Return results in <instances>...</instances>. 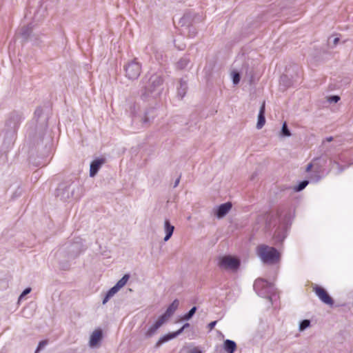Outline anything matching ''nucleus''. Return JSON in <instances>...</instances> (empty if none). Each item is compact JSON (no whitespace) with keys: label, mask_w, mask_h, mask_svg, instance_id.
<instances>
[{"label":"nucleus","mask_w":353,"mask_h":353,"mask_svg":"<svg viewBox=\"0 0 353 353\" xmlns=\"http://www.w3.org/2000/svg\"><path fill=\"white\" fill-rule=\"evenodd\" d=\"M81 186L78 182L68 181L59 184L56 190V196L66 201L70 199L80 196Z\"/></svg>","instance_id":"1"},{"label":"nucleus","mask_w":353,"mask_h":353,"mask_svg":"<svg viewBox=\"0 0 353 353\" xmlns=\"http://www.w3.org/2000/svg\"><path fill=\"white\" fill-rule=\"evenodd\" d=\"M284 211V209H279L275 215H271L270 216V221L268 223L269 226H270L272 220L275 224H279L274 234V239L276 243H282L287 236V217L286 213H285Z\"/></svg>","instance_id":"2"},{"label":"nucleus","mask_w":353,"mask_h":353,"mask_svg":"<svg viewBox=\"0 0 353 353\" xmlns=\"http://www.w3.org/2000/svg\"><path fill=\"white\" fill-rule=\"evenodd\" d=\"M256 254L263 263L268 264L276 263L280 259V254L277 250L266 245H259L256 248Z\"/></svg>","instance_id":"3"},{"label":"nucleus","mask_w":353,"mask_h":353,"mask_svg":"<svg viewBox=\"0 0 353 353\" xmlns=\"http://www.w3.org/2000/svg\"><path fill=\"white\" fill-rule=\"evenodd\" d=\"M163 83V79L161 76L157 74L152 75L148 79V84L145 86L144 90H142L141 97L142 99L145 100L150 94L154 96L158 95L159 91L157 88Z\"/></svg>","instance_id":"4"},{"label":"nucleus","mask_w":353,"mask_h":353,"mask_svg":"<svg viewBox=\"0 0 353 353\" xmlns=\"http://www.w3.org/2000/svg\"><path fill=\"white\" fill-rule=\"evenodd\" d=\"M253 288L259 296L270 300L274 293V285L263 279H257L254 283Z\"/></svg>","instance_id":"5"},{"label":"nucleus","mask_w":353,"mask_h":353,"mask_svg":"<svg viewBox=\"0 0 353 353\" xmlns=\"http://www.w3.org/2000/svg\"><path fill=\"white\" fill-rule=\"evenodd\" d=\"M23 119L22 113L16 111L12 112L7 117L4 128L17 131Z\"/></svg>","instance_id":"6"},{"label":"nucleus","mask_w":353,"mask_h":353,"mask_svg":"<svg viewBox=\"0 0 353 353\" xmlns=\"http://www.w3.org/2000/svg\"><path fill=\"white\" fill-rule=\"evenodd\" d=\"M125 76L131 80L137 79L141 72V65L136 60L127 63L125 66Z\"/></svg>","instance_id":"7"},{"label":"nucleus","mask_w":353,"mask_h":353,"mask_svg":"<svg viewBox=\"0 0 353 353\" xmlns=\"http://www.w3.org/2000/svg\"><path fill=\"white\" fill-rule=\"evenodd\" d=\"M219 265L225 270H236L240 265V261L231 256H224L219 259Z\"/></svg>","instance_id":"8"},{"label":"nucleus","mask_w":353,"mask_h":353,"mask_svg":"<svg viewBox=\"0 0 353 353\" xmlns=\"http://www.w3.org/2000/svg\"><path fill=\"white\" fill-rule=\"evenodd\" d=\"M314 291L323 303L329 305H332L334 304L332 299L329 296V294L323 288L316 286L314 288Z\"/></svg>","instance_id":"9"},{"label":"nucleus","mask_w":353,"mask_h":353,"mask_svg":"<svg viewBox=\"0 0 353 353\" xmlns=\"http://www.w3.org/2000/svg\"><path fill=\"white\" fill-rule=\"evenodd\" d=\"M17 131L10 129L4 128L2 131L1 135L3 138V143L7 148L10 147L14 143L15 140Z\"/></svg>","instance_id":"10"},{"label":"nucleus","mask_w":353,"mask_h":353,"mask_svg":"<svg viewBox=\"0 0 353 353\" xmlns=\"http://www.w3.org/2000/svg\"><path fill=\"white\" fill-rule=\"evenodd\" d=\"M165 323V321L163 320V317L159 316L157 321L147 330L145 333V337L150 338L154 336L157 333L158 329Z\"/></svg>","instance_id":"11"},{"label":"nucleus","mask_w":353,"mask_h":353,"mask_svg":"<svg viewBox=\"0 0 353 353\" xmlns=\"http://www.w3.org/2000/svg\"><path fill=\"white\" fill-rule=\"evenodd\" d=\"M179 300H174L173 302L168 306L165 313L161 316V317H163V320L166 322L167 320L173 315V314L179 307Z\"/></svg>","instance_id":"12"},{"label":"nucleus","mask_w":353,"mask_h":353,"mask_svg":"<svg viewBox=\"0 0 353 353\" xmlns=\"http://www.w3.org/2000/svg\"><path fill=\"white\" fill-rule=\"evenodd\" d=\"M231 208V203L228 202L223 203L216 208L215 214L218 218H222L228 213Z\"/></svg>","instance_id":"13"},{"label":"nucleus","mask_w":353,"mask_h":353,"mask_svg":"<svg viewBox=\"0 0 353 353\" xmlns=\"http://www.w3.org/2000/svg\"><path fill=\"white\" fill-rule=\"evenodd\" d=\"M102 339V332L100 330H94L90 337L89 345L90 347H95Z\"/></svg>","instance_id":"14"},{"label":"nucleus","mask_w":353,"mask_h":353,"mask_svg":"<svg viewBox=\"0 0 353 353\" xmlns=\"http://www.w3.org/2000/svg\"><path fill=\"white\" fill-rule=\"evenodd\" d=\"M265 101H263L260 107L259 114H258V121H257V123H256V128L258 130L261 129L265 123Z\"/></svg>","instance_id":"15"},{"label":"nucleus","mask_w":353,"mask_h":353,"mask_svg":"<svg viewBox=\"0 0 353 353\" xmlns=\"http://www.w3.org/2000/svg\"><path fill=\"white\" fill-rule=\"evenodd\" d=\"M103 162V159H96L91 163L90 168V176L91 177L97 174Z\"/></svg>","instance_id":"16"},{"label":"nucleus","mask_w":353,"mask_h":353,"mask_svg":"<svg viewBox=\"0 0 353 353\" xmlns=\"http://www.w3.org/2000/svg\"><path fill=\"white\" fill-rule=\"evenodd\" d=\"M174 230V226L171 225L170 221L168 219H165L164 221V232L165 233V236L164 237V241H168L170 237L172 236L173 232Z\"/></svg>","instance_id":"17"},{"label":"nucleus","mask_w":353,"mask_h":353,"mask_svg":"<svg viewBox=\"0 0 353 353\" xmlns=\"http://www.w3.org/2000/svg\"><path fill=\"white\" fill-rule=\"evenodd\" d=\"M223 348L227 353H234L236 349V343L232 340L226 339L223 342Z\"/></svg>","instance_id":"18"},{"label":"nucleus","mask_w":353,"mask_h":353,"mask_svg":"<svg viewBox=\"0 0 353 353\" xmlns=\"http://www.w3.org/2000/svg\"><path fill=\"white\" fill-rule=\"evenodd\" d=\"M34 28V26L32 23L28 25L27 26H24L21 28V34L24 39H28L31 36Z\"/></svg>","instance_id":"19"},{"label":"nucleus","mask_w":353,"mask_h":353,"mask_svg":"<svg viewBox=\"0 0 353 353\" xmlns=\"http://www.w3.org/2000/svg\"><path fill=\"white\" fill-rule=\"evenodd\" d=\"M174 339L172 332L167 334L159 338L158 341L157 342L155 345V347L158 348L162 344Z\"/></svg>","instance_id":"20"},{"label":"nucleus","mask_w":353,"mask_h":353,"mask_svg":"<svg viewBox=\"0 0 353 353\" xmlns=\"http://www.w3.org/2000/svg\"><path fill=\"white\" fill-rule=\"evenodd\" d=\"M118 292L117 289L113 286L106 293L105 297L103 299V304H105L110 298H112L117 292Z\"/></svg>","instance_id":"21"},{"label":"nucleus","mask_w":353,"mask_h":353,"mask_svg":"<svg viewBox=\"0 0 353 353\" xmlns=\"http://www.w3.org/2000/svg\"><path fill=\"white\" fill-rule=\"evenodd\" d=\"M130 276L128 274H125L120 280L117 281V283L114 285L117 290L119 291L121 288H123L128 282Z\"/></svg>","instance_id":"22"},{"label":"nucleus","mask_w":353,"mask_h":353,"mask_svg":"<svg viewBox=\"0 0 353 353\" xmlns=\"http://www.w3.org/2000/svg\"><path fill=\"white\" fill-rule=\"evenodd\" d=\"M190 61L187 57H182L176 63V66L179 69H184L189 63Z\"/></svg>","instance_id":"23"},{"label":"nucleus","mask_w":353,"mask_h":353,"mask_svg":"<svg viewBox=\"0 0 353 353\" xmlns=\"http://www.w3.org/2000/svg\"><path fill=\"white\" fill-rule=\"evenodd\" d=\"M186 89H187L186 83L184 81H181L180 82V88H178V94L180 96V97L181 99L185 96Z\"/></svg>","instance_id":"24"},{"label":"nucleus","mask_w":353,"mask_h":353,"mask_svg":"<svg viewBox=\"0 0 353 353\" xmlns=\"http://www.w3.org/2000/svg\"><path fill=\"white\" fill-rule=\"evenodd\" d=\"M196 311V307L194 306V307H192L189 310V312L188 313H186L183 316V319L185 320V321L190 320L193 316V315L195 314Z\"/></svg>","instance_id":"25"},{"label":"nucleus","mask_w":353,"mask_h":353,"mask_svg":"<svg viewBox=\"0 0 353 353\" xmlns=\"http://www.w3.org/2000/svg\"><path fill=\"white\" fill-rule=\"evenodd\" d=\"M308 183L309 182L307 180L302 181L298 184V185L294 187V190L296 192H300V191L303 190L307 185Z\"/></svg>","instance_id":"26"},{"label":"nucleus","mask_w":353,"mask_h":353,"mask_svg":"<svg viewBox=\"0 0 353 353\" xmlns=\"http://www.w3.org/2000/svg\"><path fill=\"white\" fill-rule=\"evenodd\" d=\"M310 325V321L307 319L303 320L299 323V330L303 331Z\"/></svg>","instance_id":"27"},{"label":"nucleus","mask_w":353,"mask_h":353,"mask_svg":"<svg viewBox=\"0 0 353 353\" xmlns=\"http://www.w3.org/2000/svg\"><path fill=\"white\" fill-rule=\"evenodd\" d=\"M281 134L283 137H290L291 136V132L288 128L286 122H284L283 123L282 128H281Z\"/></svg>","instance_id":"28"},{"label":"nucleus","mask_w":353,"mask_h":353,"mask_svg":"<svg viewBox=\"0 0 353 353\" xmlns=\"http://www.w3.org/2000/svg\"><path fill=\"white\" fill-rule=\"evenodd\" d=\"M232 83L234 85H236L240 81V74L238 72L233 71L232 72Z\"/></svg>","instance_id":"29"},{"label":"nucleus","mask_w":353,"mask_h":353,"mask_svg":"<svg viewBox=\"0 0 353 353\" xmlns=\"http://www.w3.org/2000/svg\"><path fill=\"white\" fill-rule=\"evenodd\" d=\"M280 83L283 84L285 87L290 86V80L286 75H283L281 77Z\"/></svg>","instance_id":"30"},{"label":"nucleus","mask_w":353,"mask_h":353,"mask_svg":"<svg viewBox=\"0 0 353 353\" xmlns=\"http://www.w3.org/2000/svg\"><path fill=\"white\" fill-rule=\"evenodd\" d=\"M340 100V97L337 95H333L328 97L327 101L330 103H337Z\"/></svg>","instance_id":"31"},{"label":"nucleus","mask_w":353,"mask_h":353,"mask_svg":"<svg viewBox=\"0 0 353 353\" xmlns=\"http://www.w3.org/2000/svg\"><path fill=\"white\" fill-rule=\"evenodd\" d=\"M43 114V110L41 108H37L34 111V117L39 119Z\"/></svg>","instance_id":"32"},{"label":"nucleus","mask_w":353,"mask_h":353,"mask_svg":"<svg viewBox=\"0 0 353 353\" xmlns=\"http://www.w3.org/2000/svg\"><path fill=\"white\" fill-rule=\"evenodd\" d=\"M47 344H48V341H40L39 345H38L37 349L36 350V353L37 352H39L40 350H41L42 348H43Z\"/></svg>","instance_id":"33"},{"label":"nucleus","mask_w":353,"mask_h":353,"mask_svg":"<svg viewBox=\"0 0 353 353\" xmlns=\"http://www.w3.org/2000/svg\"><path fill=\"white\" fill-rule=\"evenodd\" d=\"M31 292V288H28L23 290V292L21 293V294L19 296V299H21L24 296L29 294Z\"/></svg>","instance_id":"34"},{"label":"nucleus","mask_w":353,"mask_h":353,"mask_svg":"<svg viewBox=\"0 0 353 353\" xmlns=\"http://www.w3.org/2000/svg\"><path fill=\"white\" fill-rule=\"evenodd\" d=\"M185 329L181 327L179 330H178L177 331L174 332H172L173 334V336L174 338H176V336H178L179 335H180L184 330Z\"/></svg>","instance_id":"35"},{"label":"nucleus","mask_w":353,"mask_h":353,"mask_svg":"<svg viewBox=\"0 0 353 353\" xmlns=\"http://www.w3.org/2000/svg\"><path fill=\"white\" fill-rule=\"evenodd\" d=\"M216 323H217V321H212L211 323H210L208 324V327L210 328V330H212L214 327V326L216 325Z\"/></svg>","instance_id":"36"},{"label":"nucleus","mask_w":353,"mask_h":353,"mask_svg":"<svg viewBox=\"0 0 353 353\" xmlns=\"http://www.w3.org/2000/svg\"><path fill=\"white\" fill-rule=\"evenodd\" d=\"M334 165H336V167L339 168V172H341L343 170V168H342L340 165V164L336 161L334 162Z\"/></svg>","instance_id":"37"},{"label":"nucleus","mask_w":353,"mask_h":353,"mask_svg":"<svg viewBox=\"0 0 353 353\" xmlns=\"http://www.w3.org/2000/svg\"><path fill=\"white\" fill-rule=\"evenodd\" d=\"M339 41V38H338V37L334 38L333 40V46H336Z\"/></svg>","instance_id":"38"},{"label":"nucleus","mask_w":353,"mask_h":353,"mask_svg":"<svg viewBox=\"0 0 353 353\" xmlns=\"http://www.w3.org/2000/svg\"><path fill=\"white\" fill-rule=\"evenodd\" d=\"M312 167V163H309V164L307 165L306 171H307V172L310 171V170H311Z\"/></svg>","instance_id":"39"},{"label":"nucleus","mask_w":353,"mask_h":353,"mask_svg":"<svg viewBox=\"0 0 353 353\" xmlns=\"http://www.w3.org/2000/svg\"><path fill=\"white\" fill-rule=\"evenodd\" d=\"M190 353H202V352H201V351H200V350H195V349H194V350H192V351L190 352Z\"/></svg>","instance_id":"40"},{"label":"nucleus","mask_w":353,"mask_h":353,"mask_svg":"<svg viewBox=\"0 0 353 353\" xmlns=\"http://www.w3.org/2000/svg\"><path fill=\"white\" fill-rule=\"evenodd\" d=\"M148 121H149V120H148V117L145 116V118H144V119H143V122L144 123H148Z\"/></svg>","instance_id":"41"},{"label":"nucleus","mask_w":353,"mask_h":353,"mask_svg":"<svg viewBox=\"0 0 353 353\" xmlns=\"http://www.w3.org/2000/svg\"><path fill=\"white\" fill-rule=\"evenodd\" d=\"M332 140H333V137H327V138H326V141H327L330 142V141H332Z\"/></svg>","instance_id":"42"},{"label":"nucleus","mask_w":353,"mask_h":353,"mask_svg":"<svg viewBox=\"0 0 353 353\" xmlns=\"http://www.w3.org/2000/svg\"><path fill=\"white\" fill-rule=\"evenodd\" d=\"M179 183V179H177L174 183V187H176Z\"/></svg>","instance_id":"43"},{"label":"nucleus","mask_w":353,"mask_h":353,"mask_svg":"<svg viewBox=\"0 0 353 353\" xmlns=\"http://www.w3.org/2000/svg\"><path fill=\"white\" fill-rule=\"evenodd\" d=\"M190 326V324L188 323H185L182 327L185 329Z\"/></svg>","instance_id":"44"},{"label":"nucleus","mask_w":353,"mask_h":353,"mask_svg":"<svg viewBox=\"0 0 353 353\" xmlns=\"http://www.w3.org/2000/svg\"><path fill=\"white\" fill-rule=\"evenodd\" d=\"M132 114H135V112H134V110H132Z\"/></svg>","instance_id":"45"}]
</instances>
